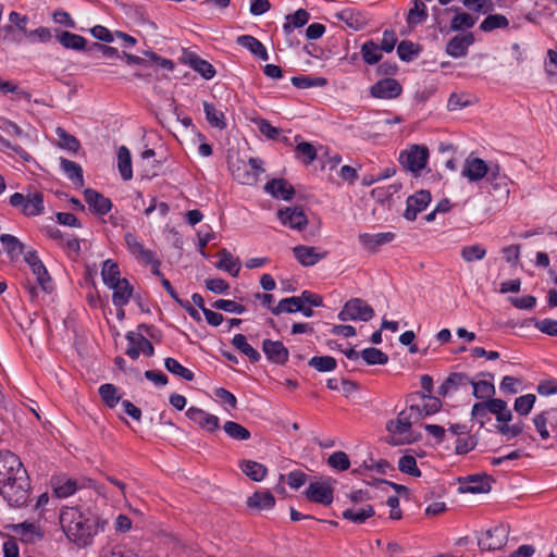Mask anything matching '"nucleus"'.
<instances>
[{
  "instance_id": "nucleus-45",
  "label": "nucleus",
  "mask_w": 557,
  "mask_h": 557,
  "mask_svg": "<svg viewBox=\"0 0 557 557\" xmlns=\"http://www.w3.org/2000/svg\"><path fill=\"white\" fill-rule=\"evenodd\" d=\"M33 274L36 276L38 285L41 287L44 292H51L52 284L51 278L48 274V271L45 267V264L41 262L33 264L30 267Z\"/></svg>"
},
{
  "instance_id": "nucleus-41",
  "label": "nucleus",
  "mask_w": 557,
  "mask_h": 557,
  "mask_svg": "<svg viewBox=\"0 0 557 557\" xmlns=\"http://www.w3.org/2000/svg\"><path fill=\"white\" fill-rule=\"evenodd\" d=\"M203 110L208 123L215 128L223 129L226 127L224 114L218 110L213 104L203 102Z\"/></svg>"
},
{
  "instance_id": "nucleus-49",
  "label": "nucleus",
  "mask_w": 557,
  "mask_h": 557,
  "mask_svg": "<svg viewBox=\"0 0 557 557\" xmlns=\"http://www.w3.org/2000/svg\"><path fill=\"white\" fill-rule=\"evenodd\" d=\"M292 84L300 89H307L311 87H324L327 84V79L324 77H314V76H294L292 78Z\"/></svg>"
},
{
  "instance_id": "nucleus-25",
  "label": "nucleus",
  "mask_w": 557,
  "mask_h": 557,
  "mask_svg": "<svg viewBox=\"0 0 557 557\" xmlns=\"http://www.w3.org/2000/svg\"><path fill=\"white\" fill-rule=\"evenodd\" d=\"M247 505L257 510H270L275 505V498L268 490L257 491L248 497Z\"/></svg>"
},
{
  "instance_id": "nucleus-34",
  "label": "nucleus",
  "mask_w": 557,
  "mask_h": 557,
  "mask_svg": "<svg viewBox=\"0 0 557 557\" xmlns=\"http://www.w3.org/2000/svg\"><path fill=\"white\" fill-rule=\"evenodd\" d=\"M239 467L248 478L256 482L262 481L268 472L267 468L262 463L252 460H243L239 463Z\"/></svg>"
},
{
  "instance_id": "nucleus-52",
  "label": "nucleus",
  "mask_w": 557,
  "mask_h": 557,
  "mask_svg": "<svg viewBox=\"0 0 557 557\" xmlns=\"http://www.w3.org/2000/svg\"><path fill=\"white\" fill-rule=\"evenodd\" d=\"M380 47L372 40L366 41L361 47V54L366 63L375 64L381 58Z\"/></svg>"
},
{
  "instance_id": "nucleus-18",
  "label": "nucleus",
  "mask_w": 557,
  "mask_h": 557,
  "mask_svg": "<svg viewBox=\"0 0 557 557\" xmlns=\"http://www.w3.org/2000/svg\"><path fill=\"white\" fill-rule=\"evenodd\" d=\"M294 257L304 267H312L326 257V252H320L315 247L299 245L293 248Z\"/></svg>"
},
{
  "instance_id": "nucleus-32",
  "label": "nucleus",
  "mask_w": 557,
  "mask_h": 557,
  "mask_svg": "<svg viewBox=\"0 0 557 557\" xmlns=\"http://www.w3.org/2000/svg\"><path fill=\"white\" fill-rule=\"evenodd\" d=\"M490 412L496 416L499 424H507L512 419V413L508 409L507 403L499 398L490 399Z\"/></svg>"
},
{
  "instance_id": "nucleus-22",
  "label": "nucleus",
  "mask_w": 557,
  "mask_h": 557,
  "mask_svg": "<svg viewBox=\"0 0 557 557\" xmlns=\"http://www.w3.org/2000/svg\"><path fill=\"white\" fill-rule=\"evenodd\" d=\"M84 196L85 201L97 214H107L112 208L111 200L94 189H85Z\"/></svg>"
},
{
  "instance_id": "nucleus-46",
  "label": "nucleus",
  "mask_w": 557,
  "mask_h": 557,
  "mask_svg": "<svg viewBox=\"0 0 557 557\" xmlns=\"http://www.w3.org/2000/svg\"><path fill=\"white\" fill-rule=\"evenodd\" d=\"M101 276H102L103 283L107 286L110 284H113L114 282L122 280L120 277V270H119L117 263L111 259H108L103 262L102 270H101Z\"/></svg>"
},
{
  "instance_id": "nucleus-36",
  "label": "nucleus",
  "mask_w": 557,
  "mask_h": 557,
  "mask_svg": "<svg viewBox=\"0 0 557 557\" xmlns=\"http://www.w3.org/2000/svg\"><path fill=\"white\" fill-rule=\"evenodd\" d=\"M487 250L481 244L466 245L460 249L461 259L467 263L481 261L486 257Z\"/></svg>"
},
{
  "instance_id": "nucleus-20",
  "label": "nucleus",
  "mask_w": 557,
  "mask_h": 557,
  "mask_svg": "<svg viewBox=\"0 0 557 557\" xmlns=\"http://www.w3.org/2000/svg\"><path fill=\"white\" fill-rule=\"evenodd\" d=\"M472 380L465 373L455 372L449 374L446 380L438 387V394L446 396L449 393H455L461 388L470 386Z\"/></svg>"
},
{
  "instance_id": "nucleus-4",
  "label": "nucleus",
  "mask_w": 557,
  "mask_h": 557,
  "mask_svg": "<svg viewBox=\"0 0 557 557\" xmlns=\"http://www.w3.org/2000/svg\"><path fill=\"white\" fill-rule=\"evenodd\" d=\"M10 205L18 208L26 216H37L45 211L44 196L39 191L28 193L27 195L14 193L10 197Z\"/></svg>"
},
{
  "instance_id": "nucleus-44",
  "label": "nucleus",
  "mask_w": 557,
  "mask_h": 557,
  "mask_svg": "<svg viewBox=\"0 0 557 557\" xmlns=\"http://www.w3.org/2000/svg\"><path fill=\"white\" fill-rule=\"evenodd\" d=\"M223 429L224 432L235 441H247L251 436L248 429L234 421H226Z\"/></svg>"
},
{
  "instance_id": "nucleus-55",
  "label": "nucleus",
  "mask_w": 557,
  "mask_h": 557,
  "mask_svg": "<svg viewBox=\"0 0 557 557\" xmlns=\"http://www.w3.org/2000/svg\"><path fill=\"white\" fill-rule=\"evenodd\" d=\"M339 18L344 21L348 27L359 30L366 26V18L360 13H355L350 10H344L338 14Z\"/></svg>"
},
{
  "instance_id": "nucleus-21",
  "label": "nucleus",
  "mask_w": 557,
  "mask_h": 557,
  "mask_svg": "<svg viewBox=\"0 0 557 557\" xmlns=\"http://www.w3.org/2000/svg\"><path fill=\"white\" fill-rule=\"evenodd\" d=\"M113 290L112 302L115 307L122 308L129 302L133 294V287L126 278H122L108 285Z\"/></svg>"
},
{
  "instance_id": "nucleus-19",
  "label": "nucleus",
  "mask_w": 557,
  "mask_h": 557,
  "mask_svg": "<svg viewBox=\"0 0 557 557\" xmlns=\"http://www.w3.org/2000/svg\"><path fill=\"white\" fill-rule=\"evenodd\" d=\"M473 42L474 37L472 33L457 35L448 41L446 52L453 58H462L467 55L468 49Z\"/></svg>"
},
{
  "instance_id": "nucleus-16",
  "label": "nucleus",
  "mask_w": 557,
  "mask_h": 557,
  "mask_svg": "<svg viewBox=\"0 0 557 557\" xmlns=\"http://www.w3.org/2000/svg\"><path fill=\"white\" fill-rule=\"evenodd\" d=\"M182 62L189 65L206 79H211L215 75V70L212 64L194 52L184 51Z\"/></svg>"
},
{
  "instance_id": "nucleus-61",
  "label": "nucleus",
  "mask_w": 557,
  "mask_h": 557,
  "mask_svg": "<svg viewBox=\"0 0 557 557\" xmlns=\"http://www.w3.org/2000/svg\"><path fill=\"white\" fill-rule=\"evenodd\" d=\"M554 410H546L540 414H536L533 419L534 425L540 433L543 440H547L549 437V432L547 430V422L552 419Z\"/></svg>"
},
{
  "instance_id": "nucleus-38",
  "label": "nucleus",
  "mask_w": 557,
  "mask_h": 557,
  "mask_svg": "<svg viewBox=\"0 0 557 557\" xmlns=\"http://www.w3.org/2000/svg\"><path fill=\"white\" fill-rule=\"evenodd\" d=\"M0 242L2 243L4 249L12 259L18 258L25 251V245L13 235L2 234L0 236Z\"/></svg>"
},
{
  "instance_id": "nucleus-48",
  "label": "nucleus",
  "mask_w": 557,
  "mask_h": 557,
  "mask_svg": "<svg viewBox=\"0 0 557 557\" xmlns=\"http://www.w3.org/2000/svg\"><path fill=\"white\" fill-rule=\"evenodd\" d=\"M164 367L165 369L171 372L174 375H177L186 381H193L194 380V373L182 366L176 359L174 358H165L164 360Z\"/></svg>"
},
{
  "instance_id": "nucleus-26",
  "label": "nucleus",
  "mask_w": 557,
  "mask_h": 557,
  "mask_svg": "<svg viewBox=\"0 0 557 557\" xmlns=\"http://www.w3.org/2000/svg\"><path fill=\"white\" fill-rule=\"evenodd\" d=\"M448 10L455 13L450 22L451 30L458 32L462 29H469L475 25L476 18L473 17L470 13L461 11V9L458 7H453Z\"/></svg>"
},
{
  "instance_id": "nucleus-7",
  "label": "nucleus",
  "mask_w": 557,
  "mask_h": 557,
  "mask_svg": "<svg viewBox=\"0 0 557 557\" xmlns=\"http://www.w3.org/2000/svg\"><path fill=\"white\" fill-rule=\"evenodd\" d=\"M508 527L504 524L496 525L485 531L479 537V546L483 550H496L503 548L508 541Z\"/></svg>"
},
{
  "instance_id": "nucleus-2",
  "label": "nucleus",
  "mask_w": 557,
  "mask_h": 557,
  "mask_svg": "<svg viewBox=\"0 0 557 557\" xmlns=\"http://www.w3.org/2000/svg\"><path fill=\"white\" fill-rule=\"evenodd\" d=\"M60 524L67 539L78 546H87L99 531V518L90 510L66 507L60 513Z\"/></svg>"
},
{
  "instance_id": "nucleus-11",
  "label": "nucleus",
  "mask_w": 557,
  "mask_h": 557,
  "mask_svg": "<svg viewBox=\"0 0 557 557\" xmlns=\"http://www.w3.org/2000/svg\"><path fill=\"white\" fill-rule=\"evenodd\" d=\"M277 218L283 225L301 231L308 224V219L299 207H287L277 211Z\"/></svg>"
},
{
  "instance_id": "nucleus-31",
  "label": "nucleus",
  "mask_w": 557,
  "mask_h": 557,
  "mask_svg": "<svg viewBox=\"0 0 557 557\" xmlns=\"http://www.w3.org/2000/svg\"><path fill=\"white\" fill-rule=\"evenodd\" d=\"M52 484L55 495L61 498L69 497L77 491V481L71 478H57Z\"/></svg>"
},
{
  "instance_id": "nucleus-13",
  "label": "nucleus",
  "mask_w": 557,
  "mask_h": 557,
  "mask_svg": "<svg viewBox=\"0 0 557 557\" xmlns=\"http://www.w3.org/2000/svg\"><path fill=\"white\" fill-rule=\"evenodd\" d=\"M186 416L188 419L208 432H214L220 426V420L216 416L208 413L207 411L197 407L188 408Z\"/></svg>"
},
{
  "instance_id": "nucleus-3",
  "label": "nucleus",
  "mask_w": 557,
  "mask_h": 557,
  "mask_svg": "<svg viewBox=\"0 0 557 557\" xmlns=\"http://www.w3.org/2000/svg\"><path fill=\"white\" fill-rule=\"evenodd\" d=\"M422 419L420 406L411 405L400 411L396 419H392L386 423L388 432L387 443L393 446L407 445L417 442L420 434L412 430V423Z\"/></svg>"
},
{
  "instance_id": "nucleus-29",
  "label": "nucleus",
  "mask_w": 557,
  "mask_h": 557,
  "mask_svg": "<svg viewBox=\"0 0 557 557\" xmlns=\"http://www.w3.org/2000/svg\"><path fill=\"white\" fill-rule=\"evenodd\" d=\"M220 260L215 267L220 270L228 272L233 276H237L240 271V262L237 258H234L231 252L226 249H222L219 252Z\"/></svg>"
},
{
  "instance_id": "nucleus-10",
  "label": "nucleus",
  "mask_w": 557,
  "mask_h": 557,
  "mask_svg": "<svg viewBox=\"0 0 557 557\" xmlns=\"http://www.w3.org/2000/svg\"><path fill=\"white\" fill-rule=\"evenodd\" d=\"M127 347L125 354L132 359H137L143 352L150 357L153 355L154 349L151 343L140 333L128 332L126 335Z\"/></svg>"
},
{
  "instance_id": "nucleus-57",
  "label": "nucleus",
  "mask_w": 557,
  "mask_h": 557,
  "mask_svg": "<svg viewBox=\"0 0 557 557\" xmlns=\"http://www.w3.org/2000/svg\"><path fill=\"white\" fill-rule=\"evenodd\" d=\"M55 134L60 140V147L72 152L78 151L81 144L76 137L66 133L63 128L58 127Z\"/></svg>"
},
{
  "instance_id": "nucleus-14",
  "label": "nucleus",
  "mask_w": 557,
  "mask_h": 557,
  "mask_svg": "<svg viewBox=\"0 0 557 557\" xmlns=\"http://www.w3.org/2000/svg\"><path fill=\"white\" fill-rule=\"evenodd\" d=\"M431 201V194L428 190L417 191L414 195L408 197L407 199V208L405 210L404 216L408 221L416 220L418 213L423 211Z\"/></svg>"
},
{
  "instance_id": "nucleus-30",
  "label": "nucleus",
  "mask_w": 557,
  "mask_h": 557,
  "mask_svg": "<svg viewBox=\"0 0 557 557\" xmlns=\"http://www.w3.org/2000/svg\"><path fill=\"white\" fill-rule=\"evenodd\" d=\"M60 164L63 172L66 174L67 178L72 181L73 184L79 187L84 185L83 169L78 163L61 158Z\"/></svg>"
},
{
  "instance_id": "nucleus-33",
  "label": "nucleus",
  "mask_w": 557,
  "mask_h": 557,
  "mask_svg": "<svg viewBox=\"0 0 557 557\" xmlns=\"http://www.w3.org/2000/svg\"><path fill=\"white\" fill-rule=\"evenodd\" d=\"M374 516V509L371 505H364L360 508H347L343 511V518L355 523H362Z\"/></svg>"
},
{
  "instance_id": "nucleus-59",
  "label": "nucleus",
  "mask_w": 557,
  "mask_h": 557,
  "mask_svg": "<svg viewBox=\"0 0 557 557\" xmlns=\"http://www.w3.org/2000/svg\"><path fill=\"white\" fill-rule=\"evenodd\" d=\"M398 469L406 474L419 478L421 476V471L417 467V460L411 455L403 456L398 461Z\"/></svg>"
},
{
  "instance_id": "nucleus-64",
  "label": "nucleus",
  "mask_w": 557,
  "mask_h": 557,
  "mask_svg": "<svg viewBox=\"0 0 557 557\" xmlns=\"http://www.w3.org/2000/svg\"><path fill=\"white\" fill-rule=\"evenodd\" d=\"M212 307L216 310H223L230 313L242 314L245 312V307L240 304H237L234 300L227 299H218L213 302Z\"/></svg>"
},
{
  "instance_id": "nucleus-8",
  "label": "nucleus",
  "mask_w": 557,
  "mask_h": 557,
  "mask_svg": "<svg viewBox=\"0 0 557 557\" xmlns=\"http://www.w3.org/2000/svg\"><path fill=\"white\" fill-rule=\"evenodd\" d=\"M429 150L424 146L413 145L407 151L400 153V163L411 172H419L425 168Z\"/></svg>"
},
{
  "instance_id": "nucleus-27",
  "label": "nucleus",
  "mask_w": 557,
  "mask_h": 557,
  "mask_svg": "<svg viewBox=\"0 0 557 557\" xmlns=\"http://www.w3.org/2000/svg\"><path fill=\"white\" fill-rule=\"evenodd\" d=\"M237 44L247 50H249L252 54L260 58L261 60H268L269 54L261 41L250 35H242L236 39Z\"/></svg>"
},
{
  "instance_id": "nucleus-51",
  "label": "nucleus",
  "mask_w": 557,
  "mask_h": 557,
  "mask_svg": "<svg viewBox=\"0 0 557 557\" xmlns=\"http://www.w3.org/2000/svg\"><path fill=\"white\" fill-rule=\"evenodd\" d=\"M308 364L319 372H330L335 370L337 362L331 356H315L309 360Z\"/></svg>"
},
{
  "instance_id": "nucleus-5",
  "label": "nucleus",
  "mask_w": 557,
  "mask_h": 557,
  "mask_svg": "<svg viewBox=\"0 0 557 557\" xmlns=\"http://www.w3.org/2000/svg\"><path fill=\"white\" fill-rule=\"evenodd\" d=\"M374 317L373 308L361 298L348 300L338 313L341 321H363L368 322Z\"/></svg>"
},
{
  "instance_id": "nucleus-40",
  "label": "nucleus",
  "mask_w": 557,
  "mask_h": 557,
  "mask_svg": "<svg viewBox=\"0 0 557 557\" xmlns=\"http://www.w3.org/2000/svg\"><path fill=\"white\" fill-rule=\"evenodd\" d=\"M232 345L247 356L251 362H257L261 358L260 354L247 343V338L243 334H236L232 339Z\"/></svg>"
},
{
  "instance_id": "nucleus-54",
  "label": "nucleus",
  "mask_w": 557,
  "mask_h": 557,
  "mask_svg": "<svg viewBox=\"0 0 557 557\" xmlns=\"http://www.w3.org/2000/svg\"><path fill=\"white\" fill-rule=\"evenodd\" d=\"M472 386V394L475 398L479 399H485L494 396L495 394V386L493 383L488 381H479L475 382L472 380V383L470 384Z\"/></svg>"
},
{
  "instance_id": "nucleus-60",
  "label": "nucleus",
  "mask_w": 557,
  "mask_h": 557,
  "mask_svg": "<svg viewBox=\"0 0 557 557\" xmlns=\"http://www.w3.org/2000/svg\"><path fill=\"white\" fill-rule=\"evenodd\" d=\"M536 400L535 395L533 394H527L523 396H520L516 398L513 408L516 412H518L521 416H527L532 410L534 403Z\"/></svg>"
},
{
  "instance_id": "nucleus-9",
  "label": "nucleus",
  "mask_w": 557,
  "mask_h": 557,
  "mask_svg": "<svg viewBox=\"0 0 557 557\" xmlns=\"http://www.w3.org/2000/svg\"><path fill=\"white\" fill-rule=\"evenodd\" d=\"M490 173V166L487 163L472 154L468 156L463 162L461 175L467 178L470 183H476Z\"/></svg>"
},
{
  "instance_id": "nucleus-17",
  "label": "nucleus",
  "mask_w": 557,
  "mask_h": 557,
  "mask_svg": "<svg viewBox=\"0 0 557 557\" xmlns=\"http://www.w3.org/2000/svg\"><path fill=\"white\" fill-rule=\"evenodd\" d=\"M262 350L268 360L273 363L284 364L288 360V349L282 342L264 339L262 343Z\"/></svg>"
},
{
  "instance_id": "nucleus-50",
  "label": "nucleus",
  "mask_w": 557,
  "mask_h": 557,
  "mask_svg": "<svg viewBox=\"0 0 557 557\" xmlns=\"http://www.w3.org/2000/svg\"><path fill=\"white\" fill-rule=\"evenodd\" d=\"M361 358L367 364H385L388 361V356L381 349L370 347L361 351Z\"/></svg>"
},
{
  "instance_id": "nucleus-39",
  "label": "nucleus",
  "mask_w": 557,
  "mask_h": 557,
  "mask_svg": "<svg viewBox=\"0 0 557 557\" xmlns=\"http://www.w3.org/2000/svg\"><path fill=\"white\" fill-rule=\"evenodd\" d=\"M309 21V13L299 9L294 14H290L286 17V23L283 25V30L285 35H289L295 28L302 27Z\"/></svg>"
},
{
  "instance_id": "nucleus-35",
  "label": "nucleus",
  "mask_w": 557,
  "mask_h": 557,
  "mask_svg": "<svg viewBox=\"0 0 557 557\" xmlns=\"http://www.w3.org/2000/svg\"><path fill=\"white\" fill-rule=\"evenodd\" d=\"M428 17L426 5L422 0H413L412 7L409 9L407 14V23L410 27L424 22Z\"/></svg>"
},
{
  "instance_id": "nucleus-23",
  "label": "nucleus",
  "mask_w": 557,
  "mask_h": 557,
  "mask_svg": "<svg viewBox=\"0 0 557 557\" xmlns=\"http://www.w3.org/2000/svg\"><path fill=\"white\" fill-rule=\"evenodd\" d=\"M124 240L133 256L143 260L145 263H152L154 261V253L149 249H145L136 235L126 233Z\"/></svg>"
},
{
  "instance_id": "nucleus-53",
  "label": "nucleus",
  "mask_w": 557,
  "mask_h": 557,
  "mask_svg": "<svg viewBox=\"0 0 557 557\" xmlns=\"http://www.w3.org/2000/svg\"><path fill=\"white\" fill-rule=\"evenodd\" d=\"M60 44L67 48L73 50H82L85 47L86 40L84 37L70 33V32H63L59 36Z\"/></svg>"
},
{
  "instance_id": "nucleus-42",
  "label": "nucleus",
  "mask_w": 557,
  "mask_h": 557,
  "mask_svg": "<svg viewBox=\"0 0 557 557\" xmlns=\"http://www.w3.org/2000/svg\"><path fill=\"white\" fill-rule=\"evenodd\" d=\"M470 493H487L491 490V481L487 475H471L465 486Z\"/></svg>"
},
{
  "instance_id": "nucleus-12",
  "label": "nucleus",
  "mask_w": 557,
  "mask_h": 557,
  "mask_svg": "<svg viewBox=\"0 0 557 557\" xmlns=\"http://www.w3.org/2000/svg\"><path fill=\"white\" fill-rule=\"evenodd\" d=\"M309 500L322 505H331L333 502V488L326 481L311 482L306 491Z\"/></svg>"
},
{
  "instance_id": "nucleus-47",
  "label": "nucleus",
  "mask_w": 557,
  "mask_h": 557,
  "mask_svg": "<svg viewBox=\"0 0 557 557\" xmlns=\"http://www.w3.org/2000/svg\"><path fill=\"white\" fill-rule=\"evenodd\" d=\"M13 530L24 542H35L41 537L37 528L33 523H20L14 525Z\"/></svg>"
},
{
  "instance_id": "nucleus-6",
  "label": "nucleus",
  "mask_w": 557,
  "mask_h": 557,
  "mask_svg": "<svg viewBox=\"0 0 557 557\" xmlns=\"http://www.w3.org/2000/svg\"><path fill=\"white\" fill-rule=\"evenodd\" d=\"M263 171L262 161L258 158H250L248 163L240 161L237 166L233 169V176L240 184L253 185Z\"/></svg>"
},
{
  "instance_id": "nucleus-24",
  "label": "nucleus",
  "mask_w": 557,
  "mask_h": 557,
  "mask_svg": "<svg viewBox=\"0 0 557 557\" xmlns=\"http://www.w3.org/2000/svg\"><path fill=\"white\" fill-rule=\"evenodd\" d=\"M264 189L273 197L281 198L283 200L292 199L295 194L294 187L283 178H275L268 182Z\"/></svg>"
},
{
  "instance_id": "nucleus-43",
  "label": "nucleus",
  "mask_w": 557,
  "mask_h": 557,
  "mask_svg": "<svg viewBox=\"0 0 557 557\" xmlns=\"http://www.w3.org/2000/svg\"><path fill=\"white\" fill-rule=\"evenodd\" d=\"M302 309L301 298L296 296L282 299L277 306L271 308L273 314L277 315L283 312L294 313Z\"/></svg>"
},
{
  "instance_id": "nucleus-63",
  "label": "nucleus",
  "mask_w": 557,
  "mask_h": 557,
  "mask_svg": "<svg viewBox=\"0 0 557 557\" xmlns=\"http://www.w3.org/2000/svg\"><path fill=\"white\" fill-rule=\"evenodd\" d=\"M298 158H302L305 164L312 163L317 158V150L310 143L301 141L296 147Z\"/></svg>"
},
{
  "instance_id": "nucleus-58",
  "label": "nucleus",
  "mask_w": 557,
  "mask_h": 557,
  "mask_svg": "<svg viewBox=\"0 0 557 557\" xmlns=\"http://www.w3.org/2000/svg\"><path fill=\"white\" fill-rule=\"evenodd\" d=\"M99 394L106 405H108L110 408L115 407L121 399V397L117 395V389L113 384L108 383L101 385L99 387Z\"/></svg>"
},
{
  "instance_id": "nucleus-56",
  "label": "nucleus",
  "mask_w": 557,
  "mask_h": 557,
  "mask_svg": "<svg viewBox=\"0 0 557 557\" xmlns=\"http://www.w3.org/2000/svg\"><path fill=\"white\" fill-rule=\"evenodd\" d=\"M509 24L506 16L502 14H491L483 20L480 25L481 30L492 32L496 28H505Z\"/></svg>"
},
{
  "instance_id": "nucleus-1",
  "label": "nucleus",
  "mask_w": 557,
  "mask_h": 557,
  "mask_svg": "<svg viewBox=\"0 0 557 557\" xmlns=\"http://www.w3.org/2000/svg\"><path fill=\"white\" fill-rule=\"evenodd\" d=\"M29 478L20 458L9 451H0V495L10 506L22 507L29 499Z\"/></svg>"
},
{
  "instance_id": "nucleus-37",
  "label": "nucleus",
  "mask_w": 557,
  "mask_h": 557,
  "mask_svg": "<svg viewBox=\"0 0 557 557\" xmlns=\"http://www.w3.org/2000/svg\"><path fill=\"white\" fill-rule=\"evenodd\" d=\"M117 166L124 181H129L133 177L131 152L125 146L117 150Z\"/></svg>"
},
{
  "instance_id": "nucleus-62",
  "label": "nucleus",
  "mask_w": 557,
  "mask_h": 557,
  "mask_svg": "<svg viewBox=\"0 0 557 557\" xmlns=\"http://www.w3.org/2000/svg\"><path fill=\"white\" fill-rule=\"evenodd\" d=\"M327 463L330 467H332L333 469H336L338 471H345V470L349 469V467H350V461H349L348 455L341 450L335 451L332 455H330V457L327 459Z\"/></svg>"
},
{
  "instance_id": "nucleus-28",
  "label": "nucleus",
  "mask_w": 557,
  "mask_h": 557,
  "mask_svg": "<svg viewBox=\"0 0 557 557\" xmlns=\"http://www.w3.org/2000/svg\"><path fill=\"white\" fill-rule=\"evenodd\" d=\"M394 238L395 234L392 232L359 235V242L368 249H374L377 246L391 243Z\"/></svg>"
},
{
  "instance_id": "nucleus-15",
  "label": "nucleus",
  "mask_w": 557,
  "mask_h": 557,
  "mask_svg": "<svg viewBox=\"0 0 557 557\" xmlns=\"http://www.w3.org/2000/svg\"><path fill=\"white\" fill-rule=\"evenodd\" d=\"M401 94L400 84L394 78H385L371 87V95L380 99H393Z\"/></svg>"
}]
</instances>
